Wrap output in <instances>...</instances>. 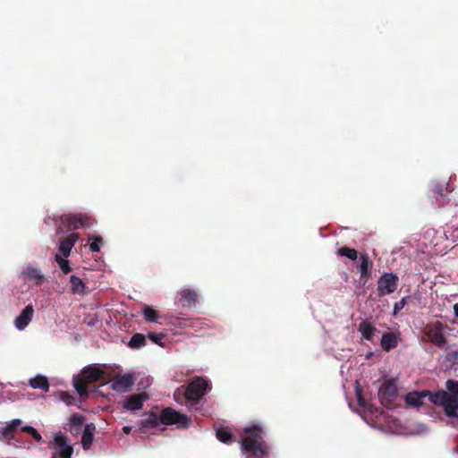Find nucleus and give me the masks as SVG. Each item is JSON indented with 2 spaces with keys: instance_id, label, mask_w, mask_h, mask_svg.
Here are the masks:
<instances>
[{
  "instance_id": "25",
  "label": "nucleus",
  "mask_w": 458,
  "mask_h": 458,
  "mask_svg": "<svg viewBox=\"0 0 458 458\" xmlns=\"http://www.w3.org/2000/svg\"><path fill=\"white\" fill-rule=\"evenodd\" d=\"M30 386L34 389H41L47 392L49 389V383L46 377L37 376L30 380Z\"/></svg>"
},
{
  "instance_id": "1",
  "label": "nucleus",
  "mask_w": 458,
  "mask_h": 458,
  "mask_svg": "<svg viewBox=\"0 0 458 458\" xmlns=\"http://www.w3.org/2000/svg\"><path fill=\"white\" fill-rule=\"evenodd\" d=\"M447 391H438L430 397L433 403L444 408L445 415L452 419L451 423L454 426L458 425V381L448 379L445 382Z\"/></svg>"
},
{
  "instance_id": "37",
  "label": "nucleus",
  "mask_w": 458,
  "mask_h": 458,
  "mask_svg": "<svg viewBox=\"0 0 458 458\" xmlns=\"http://www.w3.org/2000/svg\"><path fill=\"white\" fill-rule=\"evenodd\" d=\"M84 419L83 415L75 413L72 415L70 421L72 426H81L83 423Z\"/></svg>"
},
{
  "instance_id": "10",
  "label": "nucleus",
  "mask_w": 458,
  "mask_h": 458,
  "mask_svg": "<svg viewBox=\"0 0 458 458\" xmlns=\"http://www.w3.org/2000/svg\"><path fill=\"white\" fill-rule=\"evenodd\" d=\"M434 393L424 390L421 392H411L405 396V402L408 405L412 407H420L425 404V399L433 403V399L430 397Z\"/></svg>"
},
{
  "instance_id": "18",
  "label": "nucleus",
  "mask_w": 458,
  "mask_h": 458,
  "mask_svg": "<svg viewBox=\"0 0 458 458\" xmlns=\"http://www.w3.org/2000/svg\"><path fill=\"white\" fill-rule=\"evenodd\" d=\"M399 340V334L394 332L385 333L381 338V348L385 352H389L397 347Z\"/></svg>"
},
{
  "instance_id": "4",
  "label": "nucleus",
  "mask_w": 458,
  "mask_h": 458,
  "mask_svg": "<svg viewBox=\"0 0 458 458\" xmlns=\"http://www.w3.org/2000/svg\"><path fill=\"white\" fill-rule=\"evenodd\" d=\"M211 388L209 381L203 377H194L182 393L189 401L198 402Z\"/></svg>"
},
{
  "instance_id": "3",
  "label": "nucleus",
  "mask_w": 458,
  "mask_h": 458,
  "mask_svg": "<svg viewBox=\"0 0 458 458\" xmlns=\"http://www.w3.org/2000/svg\"><path fill=\"white\" fill-rule=\"evenodd\" d=\"M105 371L99 368L89 365L82 369L80 375L73 379V386L80 396L89 394L88 385L95 383L104 377Z\"/></svg>"
},
{
  "instance_id": "15",
  "label": "nucleus",
  "mask_w": 458,
  "mask_h": 458,
  "mask_svg": "<svg viewBox=\"0 0 458 458\" xmlns=\"http://www.w3.org/2000/svg\"><path fill=\"white\" fill-rule=\"evenodd\" d=\"M61 221L70 231L85 226V221L81 215H64L61 217Z\"/></svg>"
},
{
  "instance_id": "8",
  "label": "nucleus",
  "mask_w": 458,
  "mask_h": 458,
  "mask_svg": "<svg viewBox=\"0 0 458 458\" xmlns=\"http://www.w3.org/2000/svg\"><path fill=\"white\" fill-rule=\"evenodd\" d=\"M398 277L393 273H384L377 280V293L384 296L394 293L397 288Z\"/></svg>"
},
{
  "instance_id": "14",
  "label": "nucleus",
  "mask_w": 458,
  "mask_h": 458,
  "mask_svg": "<svg viewBox=\"0 0 458 458\" xmlns=\"http://www.w3.org/2000/svg\"><path fill=\"white\" fill-rule=\"evenodd\" d=\"M147 399L146 394H134L125 397L123 408L128 411L140 410L143 406V402Z\"/></svg>"
},
{
  "instance_id": "7",
  "label": "nucleus",
  "mask_w": 458,
  "mask_h": 458,
  "mask_svg": "<svg viewBox=\"0 0 458 458\" xmlns=\"http://www.w3.org/2000/svg\"><path fill=\"white\" fill-rule=\"evenodd\" d=\"M445 327L440 321L428 323L425 327V335L434 345L442 348L446 344V337L444 334Z\"/></svg>"
},
{
  "instance_id": "27",
  "label": "nucleus",
  "mask_w": 458,
  "mask_h": 458,
  "mask_svg": "<svg viewBox=\"0 0 458 458\" xmlns=\"http://www.w3.org/2000/svg\"><path fill=\"white\" fill-rule=\"evenodd\" d=\"M336 254L341 257H345L350 260H356L359 256V252L351 247L344 246L337 250Z\"/></svg>"
},
{
  "instance_id": "23",
  "label": "nucleus",
  "mask_w": 458,
  "mask_h": 458,
  "mask_svg": "<svg viewBox=\"0 0 458 458\" xmlns=\"http://www.w3.org/2000/svg\"><path fill=\"white\" fill-rule=\"evenodd\" d=\"M358 330L361 334L362 337L368 341H371L374 334L377 332V328L366 320H363L359 324Z\"/></svg>"
},
{
  "instance_id": "38",
  "label": "nucleus",
  "mask_w": 458,
  "mask_h": 458,
  "mask_svg": "<svg viewBox=\"0 0 458 458\" xmlns=\"http://www.w3.org/2000/svg\"><path fill=\"white\" fill-rule=\"evenodd\" d=\"M356 397L359 406L366 408L368 406V403H366L365 399L362 396L361 390L360 388L356 389Z\"/></svg>"
},
{
  "instance_id": "26",
  "label": "nucleus",
  "mask_w": 458,
  "mask_h": 458,
  "mask_svg": "<svg viewBox=\"0 0 458 458\" xmlns=\"http://www.w3.org/2000/svg\"><path fill=\"white\" fill-rule=\"evenodd\" d=\"M22 274L28 276L30 280H35L36 285H41L43 284L44 276L38 268L28 267L22 272Z\"/></svg>"
},
{
  "instance_id": "33",
  "label": "nucleus",
  "mask_w": 458,
  "mask_h": 458,
  "mask_svg": "<svg viewBox=\"0 0 458 458\" xmlns=\"http://www.w3.org/2000/svg\"><path fill=\"white\" fill-rule=\"evenodd\" d=\"M21 431L30 435L38 443H42L43 438L38 430L31 426L21 427Z\"/></svg>"
},
{
  "instance_id": "13",
  "label": "nucleus",
  "mask_w": 458,
  "mask_h": 458,
  "mask_svg": "<svg viewBox=\"0 0 458 458\" xmlns=\"http://www.w3.org/2000/svg\"><path fill=\"white\" fill-rule=\"evenodd\" d=\"M33 314V306L31 304L27 305L14 320L16 328L19 330H23L32 320Z\"/></svg>"
},
{
  "instance_id": "19",
  "label": "nucleus",
  "mask_w": 458,
  "mask_h": 458,
  "mask_svg": "<svg viewBox=\"0 0 458 458\" xmlns=\"http://www.w3.org/2000/svg\"><path fill=\"white\" fill-rule=\"evenodd\" d=\"M22 423L21 420L14 419L10 422L6 423V425L0 428V434L3 436L4 439H13L14 433L19 426Z\"/></svg>"
},
{
  "instance_id": "12",
  "label": "nucleus",
  "mask_w": 458,
  "mask_h": 458,
  "mask_svg": "<svg viewBox=\"0 0 458 458\" xmlns=\"http://www.w3.org/2000/svg\"><path fill=\"white\" fill-rule=\"evenodd\" d=\"M360 272V279L367 281L372 276L373 262L368 254L360 255V263L357 266Z\"/></svg>"
},
{
  "instance_id": "22",
  "label": "nucleus",
  "mask_w": 458,
  "mask_h": 458,
  "mask_svg": "<svg viewBox=\"0 0 458 458\" xmlns=\"http://www.w3.org/2000/svg\"><path fill=\"white\" fill-rule=\"evenodd\" d=\"M179 302L183 307H191L197 302V293L193 290L185 289L180 292Z\"/></svg>"
},
{
  "instance_id": "34",
  "label": "nucleus",
  "mask_w": 458,
  "mask_h": 458,
  "mask_svg": "<svg viewBox=\"0 0 458 458\" xmlns=\"http://www.w3.org/2000/svg\"><path fill=\"white\" fill-rule=\"evenodd\" d=\"M148 337L149 340H151L154 344L164 346L163 339L165 337V334L163 333H148Z\"/></svg>"
},
{
  "instance_id": "6",
  "label": "nucleus",
  "mask_w": 458,
  "mask_h": 458,
  "mask_svg": "<svg viewBox=\"0 0 458 458\" xmlns=\"http://www.w3.org/2000/svg\"><path fill=\"white\" fill-rule=\"evenodd\" d=\"M397 385L394 378L385 380L378 390V398L380 403L386 408H391L397 398Z\"/></svg>"
},
{
  "instance_id": "44",
  "label": "nucleus",
  "mask_w": 458,
  "mask_h": 458,
  "mask_svg": "<svg viewBox=\"0 0 458 458\" xmlns=\"http://www.w3.org/2000/svg\"><path fill=\"white\" fill-rule=\"evenodd\" d=\"M53 458H55V457H53Z\"/></svg>"
},
{
  "instance_id": "32",
  "label": "nucleus",
  "mask_w": 458,
  "mask_h": 458,
  "mask_svg": "<svg viewBox=\"0 0 458 458\" xmlns=\"http://www.w3.org/2000/svg\"><path fill=\"white\" fill-rule=\"evenodd\" d=\"M55 260L59 265L60 269L64 274L66 275L72 270L67 258H64V256L62 257L60 254H56L55 257Z\"/></svg>"
},
{
  "instance_id": "24",
  "label": "nucleus",
  "mask_w": 458,
  "mask_h": 458,
  "mask_svg": "<svg viewBox=\"0 0 458 458\" xmlns=\"http://www.w3.org/2000/svg\"><path fill=\"white\" fill-rule=\"evenodd\" d=\"M161 424L160 414L151 411L146 419L141 420L140 425L143 428H154Z\"/></svg>"
},
{
  "instance_id": "41",
  "label": "nucleus",
  "mask_w": 458,
  "mask_h": 458,
  "mask_svg": "<svg viewBox=\"0 0 458 458\" xmlns=\"http://www.w3.org/2000/svg\"><path fill=\"white\" fill-rule=\"evenodd\" d=\"M181 394V389H180V388H178V389L175 391V393H174V397H175V398H176V396H177V394Z\"/></svg>"
},
{
  "instance_id": "2",
  "label": "nucleus",
  "mask_w": 458,
  "mask_h": 458,
  "mask_svg": "<svg viewBox=\"0 0 458 458\" xmlns=\"http://www.w3.org/2000/svg\"><path fill=\"white\" fill-rule=\"evenodd\" d=\"M245 437L241 439L242 451L250 456L263 457L267 454V446L262 437V428L252 425L243 428Z\"/></svg>"
},
{
  "instance_id": "20",
  "label": "nucleus",
  "mask_w": 458,
  "mask_h": 458,
  "mask_svg": "<svg viewBox=\"0 0 458 458\" xmlns=\"http://www.w3.org/2000/svg\"><path fill=\"white\" fill-rule=\"evenodd\" d=\"M95 431L96 427L93 423H88L85 425L81 437V444L84 450H89L90 448Z\"/></svg>"
},
{
  "instance_id": "5",
  "label": "nucleus",
  "mask_w": 458,
  "mask_h": 458,
  "mask_svg": "<svg viewBox=\"0 0 458 458\" xmlns=\"http://www.w3.org/2000/svg\"><path fill=\"white\" fill-rule=\"evenodd\" d=\"M161 424L164 425H177L178 428H188L191 423V419L173 408H164L160 412Z\"/></svg>"
},
{
  "instance_id": "16",
  "label": "nucleus",
  "mask_w": 458,
  "mask_h": 458,
  "mask_svg": "<svg viewBox=\"0 0 458 458\" xmlns=\"http://www.w3.org/2000/svg\"><path fill=\"white\" fill-rule=\"evenodd\" d=\"M78 239L79 233H72L60 242L59 251L64 258H68L70 256L72 248Z\"/></svg>"
},
{
  "instance_id": "40",
  "label": "nucleus",
  "mask_w": 458,
  "mask_h": 458,
  "mask_svg": "<svg viewBox=\"0 0 458 458\" xmlns=\"http://www.w3.org/2000/svg\"><path fill=\"white\" fill-rule=\"evenodd\" d=\"M123 430L124 433L129 434L131 432V428L129 426H125L123 428Z\"/></svg>"
},
{
  "instance_id": "36",
  "label": "nucleus",
  "mask_w": 458,
  "mask_h": 458,
  "mask_svg": "<svg viewBox=\"0 0 458 458\" xmlns=\"http://www.w3.org/2000/svg\"><path fill=\"white\" fill-rule=\"evenodd\" d=\"M409 297H403L399 301L394 303V315H396L397 313H399L404 308V306L407 303V299Z\"/></svg>"
},
{
  "instance_id": "11",
  "label": "nucleus",
  "mask_w": 458,
  "mask_h": 458,
  "mask_svg": "<svg viewBox=\"0 0 458 458\" xmlns=\"http://www.w3.org/2000/svg\"><path fill=\"white\" fill-rule=\"evenodd\" d=\"M55 443L61 449L54 454L55 458H72L73 448L67 444V437L59 434L55 437Z\"/></svg>"
},
{
  "instance_id": "9",
  "label": "nucleus",
  "mask_w": 458,
  "mask_h": 458,
  "mask_svg": "<svg viewBox=\"0 0 458 458\" xmlns=\"http://www.w3.org/2000/svg\"><path fill=\"white\" fill-rule=\"evenodd\" d=\"M134 385V377L131 374H117L112 379L111 388L119 393L130 392Z\"/></svg>"
},
{
  "instance_id": "42",
  "label": "nucleus",
  "mask_w": 458,
  "mask_h": 458,
  "mask_svg": "<svg viewBox=\"0 0 458 458\" xmlns=\"http://www.w3.org/2000/svg\"><path fill=\"white\" fill-rule=\"evenodd\" d=\"M63 399H64L67 403H71V401H70V400H66V398H65V394H64Z\"/></svg>"
},
{
  "instance_id": "21",
  "label": "nucleus",
  "mask_w": 458,
  "mask_h": 458,
  "mask_svg": "<svg viewBox=\"0 0 458 458\" xmlns=\"http://www.w3.org/2000/svg\"><path fill=\"white\" fill-rule=\"evenodd\" d=\"M70 284V290L72 294L84 295L88 293V287L86 286L85 283L77 276H71Z\"/></svg>"
},
{
  "instance_id": "35",
  "label": "nucleus",
  "mask_w": 458,
  "mask_h": 458,
  "mask_svg": "<svg viewBox=\"0 0 458 458\" xmlns=\"http://www.w3.org/2000/svg\"><path fill=\"white\" fill-rule=\"evenodd\" d=\"M93 239L91 242H89V250L92 252H98L100 250V244L103 242V239L101 236H95L93 238L89 237V241Z\"/></svg>"
},
{
  "instance_id": "29",
  "label": "nucleus",
  "mask_w": 458,
  "mask_h": 458,
  "mask_svg": "<svg viewBox=\"0 0 458 458\" xmlns=\"http://www.w3.org/2000/svg\"><path fill=\"white\" fill-rule=\"evenodd\" d=\"M142 313L147 322H157L159 318L158 312L148 305L143 306Z\"/></svg>"
},
{
  "instance_id": "30",
  "label": "nucleus",
  "mask_w": 458,
  "mask_h": 458,
  "mask_svg": "<svg viewBox=\"0 0 458 458\" xmlns=\"http://www.w3.org/2000/svg\"><path fill=\"white\" fill-rule=\"evenodd\" d=\"M145 344H146V337L144 335L140 334V333L134 334L129 342V346L131 349H140V348L143 347Z\"/></svg>"
},
{
  "instance_id": "43",
  "label": "nucleus",
  "mask_w": 458,
  "mask_h": 458,
  "mask_svg": "<svg viewBox=\"0 0 458 458\" xmlns=\"http://www.w3.org/2000/svg\"><path fill=\"white\" fill-rule=\"evenodd\" d=\"M455 452L458 453V443L457 445L455 446Z\"/></svg>"
},
{
  "instance_id": "17",
  "label": "nucleus",
  "mask_w": 458,
  "mask_h": 458,
  "mask_svg": "<svg viewBox=\"0 0 458 458\" xmlns=\"http://www.w3.org/2000/svg\"><path fill=\"white\" fill-rule=\"evenodd\" d=\"M440 362L442 369L445 371L454 369L458 364V351L447 348Z\"/></svg>"
},
{
  "instance_id": "31",
  "label": "nucleus",
  "mask_w": 458,
  "mask_h": 458,
  "mask_svg": "<svg viewBox=\"0 0 458 458\" xmlns=\"http://www.w3.org/2000/svg\"><path fill=\"white\" fill-rule=\"evenodd\" d=\"M445 187L441 183H434L430 189L431 197L435 198L437 201H439L443 204V199L445 198L444 193Z\"/></svg>"
},
{
  "instance_id": "39",
  "label": "nucleus",
  "mask_w": 458,
  "mask_h": 458,
  "mask_svg": "<svg viewBox=\"0 0 458 458\" xmlns=\"http://www.w3.org/2000/svg\"><path fill=\"white\" fill-rule=\"evenodd\" d=\"M454 312L455 317L458 318V303H455L454 305Z\"/></svg>"
},
{
  "instance_id": "28",
  "label": "nucleus",
  "mask_w": 458,
  "mask_h": 458,
  "mask_svg": "<svg viewBox=\"0 0 458 458\" xmlns=\"http://www.w3.org/2000/svg\"><path fill=\"white\" fill-rule=\"evenodd\" d=\"M216 436L217 439L225 444H232L233 442V434L225 428H220L216 430Z\"/></svg>"
}]
</instances>
